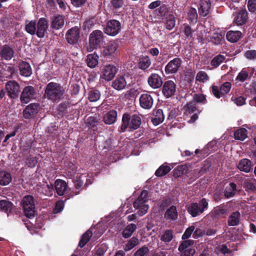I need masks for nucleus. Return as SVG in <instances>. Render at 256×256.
Listing matches in <instances>:
<instances>
[{"instance_id":"26","label":"nucleus","mask_w":256,"mask_h":256,"mask_svg":"<svg viewBox=\"0 0 256 256\" xmlns=\"http://www.w3.org/2000/svg\"><path fill=\"white\" fill-rule=\"evenodd\" d=\"M20 74L24 76H29L32 74V69L28 63L22 62L19 64Z\"/></svg>"},{"instance_id":"38","label":"nucleus","mask_w":256,"mask_h":256,"mask_svg":"<svg viewBox=\"0 0 256 256\" xmlns=\"http://www.w3.org/2000/svg\"><path fill=\"white\" fill-rule=\"evenodd\" d=\"M236 186L235 184L233 182L230 183L225 189L224 196L227 198L233 196L236 194Z\"/></svg>"},{"instance_id":"18","label":"nucleus","mask_w":256,"mask_h":256,"mask_svg":"<svg viewBox=\"0 0 256 256\" xmlns=\"http://www.w3.org/2000/svg\"><path fill=\"white\" fill-rule=\"evenodd\" d=\"M54 188L58 196H63L68 190V186L66 182L62 180L58 179L54 182Z\"/></svg>"},{"instance_id":"19","label":"nucleus","mask_w":256,"mask_h":256,"mask_svg":"<svg viewBox=\"0 0 256 256\" xmlns=\"http://www.w3.org/2000/svg\"><path fill=\"white\" fill-rule=\"evenodd\" d=\"M64 24V20L63 16L60 14H55L53 16L52 20V28L55 30L62 28Z\"/></svg>"},{"instance_id":"7","label":"nucleus","mask_w":256,"mask_h":256,"mask_svg":"<svg viewBox=\"0 0 256 256\" xmlns=\"http://www.w3.org/2000/svg\"><path fill=\"white\" fill-rule=\"evenodd\" d=\"M121 30V24L117 20H110L106 23L104 28V32L106 34L115 36L118 34Z\"/></svg>"},{"instance_id":"63","label":"nucleus","mask_w":256,"mask_h":256,"mask_svg":"<svg viewBox=\"0 0 256 256\" xmlns=\"http://www.w3.org/2000/svg\"><path fill=\"white\" fill-rule=\"evenodd\" d=\"M37 160L36 157H30L28 158L26 160V164L30 168L34 167L37 164Z\"/></svg>"},{"instance_id":"60","label":"nucleus","mask_w":256,"mask_h":256,"mask_svg":"<svg viewBox=\"0 0 256 256\" xmlns=\"http://www.w3.org/2000/svg\"><path fill=\"white\" fill-rule=\"evenodd\" d=\"M194 229L195 228L194 226H192L187 228L182 236V239L186 240L189 238L194 230Z\"/></svg>"},{"instance_id":"55","label":"nucleus","mask_w":256,"mask_h":256,"mask_svg":"<svg viewBox=\"0 0 256 256\" xmlns=\"http://www.w3.org/2000/svg\"><path fill=\"white\" fill-rule=\"evenodd\" d=\"M54 186L52 184H46L43 186V193L48 196H52L53 194Z\"/></svg>"},{"instance_id":"35","label":"nucleus","mask_w":256,"mask_h":256,"mask_svg":"<svg viewBox=\"0 0 256 256\" xmlns=\"http://www.w3.org/2000/svg\"><path fill=\"white\" fill-rule=\"evenodd\" d=\"M12 181L11 174L6 171H0V184L8 185Z\"/></svg>"},{"instance_id":"39","label":"nucleus","mask_w":256,"mask_h":256,"mask_svg":"<svg viewBox=\"0 0 256 256\" xmlns=\"http://www.w3.org/2000/svg\"><path fill=\"white\" fill-rule=\"evenodd\" d=\"M174 237L173 232L172 230H165L160 236L161 241L168 243L170 242Z\"/></svg>"},{"instance_id":"1","label":"nucleus","mask_w":256,"mask_h":256,"mask_svg":"<svg viewBox=\"0 0 256 256\" xmlns=\"http://www.w3.org/2000/svg\"><path fill=\"white\" fill-rule=\"evenodd\" d=\"M64 92V88L60 84L50 82L46 85L44 96L53 102H58L63 98Z\"/></svg>"},{"instance_id":"46","label":"nucleus","mask_w":256,"mask_h":256,"mask_svg":"<svg viewBox=\"0 0 256 256\" xmlns=\"http://www.w3.org/2000/svg\"><path fill=\"white\" fill-rule=\"evenodd\" d=\"M171 168L168 165H162L156 172L155 174L157 176H162L167 174Z\"/></svg>"},{"instance_id":"49","label":"nucleus","mask_w":256,"mask_h":256,"mask_svg":"<svg viewBox=\"0 0 256 256\" xmlns=\"http://www.w3.org/2000/svg\"><path fill=\"white\" fill-rule=\"evenodd\" d=\"M26 31L32 35L36 34V24L35 22L30 21L28 22L26 26Z\"/></svg>"},{"instance_id":"30","label":"nucleus","mask_w":256,"mask_h":256,"mask_svg":"<svg viewBox=\"0 0 256 256\" xmlns=\"http://www.w3.org/2000/svg\"><path fill=\"white\" fill-rule=\"evenodd\" d=\"M238 168L240 171L248 173L250 172L251 170V162L247 158L241 160L238 163Z\"/></svg>"},{"instance_id":"24","label":"nucleus","mask_w":256,"mask_h":256,"mask_svg":"<svg viewBox=\"0 0 256 256\" xmlns=\"http://www.w3.org/2000/svg\"><path fill=\"white\" fill-rule=\"evenodd\" d=\"M38 105L36 104H31L28 106L24 110L23 115L26 118H29L36 113Z\"/></svg>"},{"instance_id":"42","label":"nucleus","mask_w":256,"mask_h":256,"mask_svg":"<svg viewBox=\"0 0 256 256\" xmlns=\"http://www.w3.org/2000/svg\"><path fill=\"white\" fill-rule=\"evenodd\" d=\"M225 59L226 56L224 55H216L212 60L210 62V64L214 68H218L224 61Z\"/></svg>"},{"instance_id":"8","label":"nucleus","mask_w":256,"mask_h":256,"mask_svg":"<svg viewBox=\"0 0 256 256\" xmlns=\"http://www.w3.org/2000/svg\"><path fill=\"white\" fill-rule=\"evenodd\" d=\"M182 60L179 58H175L170 60L166 65L164 71L166 74H176L180 68Z\"/></svg>"},{"instance_id":"4","label":"nucleus","mask_w":256,"mask_h":256,"mask_svg":"<svg viewBox=\"0 0 256 256\" xmlns=\"http://www.w3.org/2000/svg\"><path fill=\"white\" fill-rule=\"evenodd\" d=\"M208 206L206 198H202L198 203L194 202L188 208V212L192 216L196 217L202 214Z\"/></svg>"},{"instance_id":"28","label":"nucleus","mask_w":256,"mask_h":256,"mask_svg":"<svg viewBox=\"0 0 256 256\" xmlns=\"http://www.w3.org/2000/svg\"><path fill=\"white\" fill-rule=\"evenodd\" d=\"M164 116L162 110L158 109L154 112L152 121L154 125L157 126L162 123L164 121Z\"/></svg>"},{"instance_id":"45","label":"nucleus","mask_w":256,"mask_h":256,"mask_svg":"<svg viewBox=\"0 0 256 256\" xmlns=\"http://www.w3.org/2000/svg\"><path fill=\"white\" fill-rule=\"evenodd\" d=\"M228 206H224L222 207H218L214 208L212 211V214L214 215V218H218L223 214L228 212Z\"/></svg>"},{"instance_id":"10","label":"nucleus","mask_w":256,"mask_h":256,"mask_svg":"<svg viewBox=\"0 0 256 256\" xmlns=\"http://www.w3.org/2000/svg\"><path fill=\"white\" fill-rule=\"evenodd\" d=\"M118 47V44L115 41H110L102 49V54L104 57H112Z\"/></svg>"},{"instance_id":"44","label":"nucleus","mask_w":256,"mask_h":256,"mask_svg":"<svg viewBox=\"0 0 256 256\" xmlns=\"http://www.w3.org/2000/svg\"><path fill=\"white\" fill-rule=\"evenodd\" d=\"M14 52L12 48L6 46L2 50V57L6 60H10L13 56Z\"/></svg>"},{"instance_id":"29","label":"nucleus","mask_w":256,"mask_h":256,"mask_svg":"<svg viewBox=\"0 0 256 256\" xmlns=\"http://www.w3.org/2000/svg\"><path fill=\"white\" fill-rule=\"evenodd\" d=\"M0 209L4 211L7 213L8 216L11 214H13V204L6 200H2L0 201Z\"/></svg>"},{"instance_id":"20","label":"nucleus","mask_w":256,"mask_h":256,"mask_svg":"<svg viewBox=\"0 0 256 256\" xmlns=\"http://www.w3.org/2000/svg\"><path fill=\"white\" fill-rule=\"evenodd\" d=\"M210 0H200V8H198L200 14L202 16H208L210 12Z\"/></svg>"},{"instance_id":"32","label":"nucleus","mask_w":256,"mask_h":256,"mask_svg":"<svg viewBox=\"0 0 256 256\" xmlns=\"http://www.w3.org/2000/svg\"><path fill=\"white\" fill-rule=\"evenodd\" d=\"M126 84V79L124 76H118L113 82L112 86L117 90L124 88Z\"/></svg>"},{"instance_id":"21","label":"nucleus","mask_w":256,"mask_h":256,"mask_svg":"<svg viewBox=\"0 0 256 256\" xmlns=\"http://www.w3.org/2000/svg\"><path fill=\"white\" fill-rule=\"evenodd\" d=\"M6 89L8 96L12 99L16 98V82L10 80L6 82Z\"/></svg>"},{"instance_id":"48","label":"nucleus","mask_w":256,"mask_h":256,"mask_svg":"<svg viewBox=\"0 0 256 256\" xmlns=\"http://www.w3.org/2000/svg\"><path fill=\"white\" fill-rule=\"evenodd\" d=\"M88 99L90 102H95L98 101L100 97V92L96 90H92L88 92Z\"/></svg>"},{"instance_id":"2","label":"nucleus","mask_w":256,"mask_h":256,"mask_svg":"<svg viewBox=\"0 0 256 256\" xmlns=\"http://www.w3.org/2000/svg\"><path fill=\"white\" fill-rule=\"evenodd\" d=\"M122 122L120 127L122 130L124 131L128 128L130 130H136L141 124V119L138 115L130 116L129 114H125L122 116Z\"/></svg>"},{"instance_id":"37","label":"nucleus","mask_w":256,"mask_h":256,"mask_svg":"<svg viewBox=\"0 0 256 256\" xmlns=\"http://www.w3.org/2000/svg\"><path fill=\"white\" fill-rule=\"evenodd\" d=\"M138 64V66L140 69L145 70L151 64V60L150 58L148 56H142L140 58Z\"/></svg>"},{"instance_id":"50","label":"nucleus","mask_w":256,"mask_h":256,"mask_svg":"<svg viewBox=\"0 0 256 256\" xmlns=\"http://www.w3.org/2000/svg\"><path fill=\"white\" fill-rule=\"evenodd\" d=\"M193 102L196 103L205 104L206 103V96L202 94H196L194 95Z\"/></svg>"},{"instance_id":"61","label":"nucleus","mask_w":256,"mask_h":256,"mask_svg":"<svg viewBox=\"0 0 256 256\" xmlns=\"http://www.w3.org/2000/svg\"><path fill=\"white\" fill-rule=\"evenodd\" d=\"M170 13L169 12L166 6H162L160 7L158 9V15L160 17H164V18L168 16V14H170Z\"/></svg>"},{"instance_id":"27","label":"nucleus","mask_w":256,"mask_h":256,"mask_svg":"<svg viewBox=\"0 0 256 256\" xmlns=\"http://www.w3.org/2000/svg\"><path fill=\"white\" fill-rule=\"evenodd\" d=\"M116 117L117 112L114 110H112L104 115L103 120L106 124H112L116 121Z\"/></svg>"},{"instance_id":"40","label":"nucleus","mask_w":256,"mask_h":256,"mask_svg":"<svg viewBox=\"0 0 256 256\" xmlns=\"http://www.w3.org/2000/svg\"><path fill=\"white\" fill-rule=\"evenodd\" d=\"M234 135L235 139L242 141L247 138L248 131L244 128H241L236 130Z\"/></svg>"},{"instance_id":"54","label":"nucleus","mask_w":256,"mask_h":256,"mask_svg":"<svg viewBox=\"0 0 256 256\" xmlns=\"http://www.w3.org/2000/svg\"><path fill=\"white\" fill-rule=\"evenodd\" d=\"M189 20L192 22H196L198 18L196 10L194 8H190L188 12Z\"/></svg>"},{"instance_id":"17","label":"nucleus","mask_w":256,"mask_h":256,"mask_svg":"<svg viewBox=\"0 0 256 256\" xmlns=\"http://www.w3.org/2000/svg\"><path fill=\"white\" fill-rule=\"evenodd\" d=\"M148 84L153 88H160L162 84L161 76L157 74H152L148 78Z\"/></svg>"},{"instance_id":"56","label":"nucleus","mask_w":256,"mask_h":256,"mask_svg":"<svg viewBox=\"0 0 256 256\" xmlns=\"http://www.w3.org/2000/svg\"><path fill=\"white\" fill-rule=\"evenodd\" d=\"M208 76L206 73L204 72L200 71L199 72L196 76V80L200 82H204L208 80Z\"/></svg>"},{"instance_id":"64","label":"nucleus","mask_w":256,"mask_h":256,"mask_svg":"<svg viewBox=\"0 0 256 256\" xmlns=\"http://www.w3.org/2000/svg\"><path fill=\"white\" fill-rule=\"evenodd\" d=\"M180 251L181 252V256H192L195 253V250L192 248Z\"/></svg>"},{"instance_id":"22","label":"nucleus","mask_w":256,"mask_h":256,"mask_svg":"<svg viewBox=\"0 0 256 256\" xmlns=\"http://www.w3.org/2000/svg\"><path fill=\"white\" fill-rule=\"evenodd\" d=\"M247 12L245 10H241L238 12L235 13L234 22L237 25H242L246 23L247 20Z\"/></svg>"},{"instance_id":"52","label":"nucleus","mask_w":256,"mask_h":256,"mask_svg":"<svg viewBox=\"0 0 256 256\" xmlns=\"http://www.w3.org/2000/svg\"><path fill=\"white\" fill-rule=\"evenodd\" d=\"M86 176L84 174L81 175L80 177L76 178L74 180V186L76 190H80L84 184V179L86 178Z\"/></svg>"},{"instance_id":"6","label":"nucleus","mask_w":256,"mask_h":256,"mask_svg":"<svg viewBox=\"0 0 256 256\" xmlns=\"http://www.w3.org/2000/svg\"><path fill=\"white\" fill-rule=\"evenodd\" d=\"M103 40V33L102 31H94L90 36L89 45L86 49L88 52L92 51Z\"/></svg>"},{"instance_id":"58","label":"nucleus","mask_w":256,"mask_h":256,"mask_svg":"<svg viewBox=\"0 0 256 256\" xmlns=\"http://www.w3.org/2000/svg\"><path fill=\"white\" fill-rule=\"evenodd\" d=\"M148 252V248L146 246H142L136 251L134 256H146Z\"/></svg>"},{"instance_id":"43","label":"nucleus","mask_w":256,"mask_h":256,"mask_svg":"<svg viewBox=\"0 0 256 256\" xmlns=\"http://www.w3.org/2000/svg\"><path fill=\"white\" fill-rule=\"evenodd\" d=\"M164 19L166 20V28L168 30H172L176 24V20L174 16L172 14H168Z\"/></svg>"},{"instance_id":"62","label":"nucleus","mask_w":256,"mask_h":256,"mask_svg":"<svg viewBox=\"0 0 256 256\" xmlns=\"http://www.w3.org/2000/svg\"><path fill=\"white\" fill-rule=\"evenodd\" d=\"M246 58L250 60H254L256 59V50H248L244 53Z\"/></svg>"},{"instance_id":"16","label":"nucleus","mask_w":256,"mask_h":256,"mask_svg":"<svg viewBox=\"0 0 256 256\" xmlns=\"http://www.w3.org/2000/svg\"><path fill=\"white\" fill-rule=\"evenodd\" d=\"M139 100L140 106L144 109H150L153 105V99L152 96L147 93L141 94Z\"/></svg>"},{"instance_id":"9","label":"nucleus","mask_w":256,"mask_h":256,"mask_svg":"<svg viewBox=\"0 0 256 256\" xmlns=\"http://www.w3.org/2000/svg\"><path fill=\"white\" fill-rule=\"evenodd\" d=\"M232 87L231 83L225 82L221 85L220 88L216 86L212 87V90L214 95L216 98H220L225 94H228L230 90Z\"/></svg>"},{"instance_id":"33","label":"nucleus","mask_w":256,"mask_h":256,"mask_svg":"<svg viewBox=\"0 0 256 256\" xmlns=\"http://www.w3.org/2000/svg\"><path fill=\"white\" fill-rule=\"evenodd\" d=\"M98 56L95 54H88L86 59L88 66L90 68L96 67L98 64Z\"/></svg>"},{"instance_id":"47","label":"nucleus","mask_w":256,"mask_h":256,"mask_svg":"<svg viewBox=\"0 0 256 256\" xmlns=\"http://www.w3.org/2000/svg\"><path fill=\"white\" fill-rule=\"evenodd\" d=\"M92 232L90 230H87L82 236L81 240L79 242L78 246L80 248L84 247L92 236Z\"/></svg>"},{"instance_id":"51","label":"nucleus","mask_w":256,"mask_h":256,"mask_svg":"<svg viewBox=\"0 0 256 256\" xmlns=\"http://www.w3.org/2000/svg\"><path fill=\"white\" fill-rule=\"evenodd\" d=\"M138 244V238L133 237L130 238L125 246L124 250L128 251L132 249Z\"/></svg>"},{"instance_id":"11","label":"nucleus","mask_w":256,"mask_h":256,"mask_svg":"<svg viewBox=\"0 0 256 256\" xmlns=\"http://www.w3.org/2000/svg\"><path fill=\"white\" fill-rule=\"evenodd\" d=\"M36 92L32 86H28L24 88L22 93L20 100L22 103L27 104L34 98Z\"/></svg>"},{"instance_id":"14","label":"nucleus","mask_w":256,"mask_h":256,"mask_svg":"<svg viewBox=\"0 0 256 256\" xmlns=\"http://www.w3.org/2000/svg\"><path fill=\"white\" fill-rule=\"evenodd\" d=\"M68 42L70 44H76L80 38V29L74 26L69 30L66 34Z\"/></svg>"},{"instance_id":"53","label":"nucleus","mask_w":256,"mask_h":256,"mask_svg":"<svg viewBox=\"0 0 256 256\" xmlns=\"http://www.w3.org/2000/svg\"><path fill=\"white\" fill-rule=\"evenodd\" d=\"M248 77V72L246 69L243 68L238 74L236 80L240 82L246 80Z\"/></svg>"},{"instance_id":"36","label":"nucleus","mask_w":256,"mask_h":256,"mask_svg":"<svg viewBox=\"0 0 256 256\" xmlns=\"http://www.w3.org/2000/svg\"><path fill=\"white\" fill-rule=\"evenodd\" d=\"M188 166L187 165L178 166L174 170V176L177 178L180 177L186 174L188 172Z\"/></svg>"},{"instance_id":"59","label":"nucleus","mask_w":256,"mask_h":256,"mask_svg":"<svg viewBox=\"0 0 256 256\" xmlns=\"http://www.w3.org/2000/svg\"><path fill=\"white\" fill-rule=\"evenodd\" d=\"M186 111L189 113L194 112L196 110V104L192 100L185 106Z\"/></svg>"},{"instance_id":"5","label":"nucleus","mask_w":256,"mask_h":256,"mask_svg":"<svg viewBox=\"0 0 256 256\" xmlns=\"http://www.w3.org/2000/svg\"><path fill=\"white\" fill-rule=\"evenodd\" d=\"M22 204L26 217L30 218L34 216L35 213V204L33 197L30 195L26 196L22 200Z\"/></svg>"},{"instance_id":"34","label":"nucleus","mask_w":256,"mask_h":256,"mask_svg":"<svg viewBox=\"0 0 256 256\" xmlns=\"http://www.w3.org/2000/svg\"><path fill=\"white\" fill-rule=\"evenodd\" d=\"M240 214L238 212H232L228 220V224L230 226H236L239 224Z\"/></svg>"},{"instance_id":"23","label":"nucleus","mask_w":256,"mask_h":256,"mask_svg":"<svg viewBox=\"0 0 256 256\" xmlns=\"http://www.w3.org/2000/svg\"><path fill=\"white\" fill-rule=\"evenodd\" d=\"M178 214L176 208L172 206L164 213V218L169 221L176 220L178 218Z\"/></svg>"},{"instance_id":"25","label":"nucleus","mask_w":256,"mask_h":256,"mask_svg":"<svg viewBox=\"0 0 256 256\" xmlns=\"http://www.w3.org/2000/svg\"><path fill=\"white\" fill-rule=\"evenodd\" d=\"M100 122L99 116L95 114L94 116H90L84 120V123L89 128H94L97 126Z\"/></svg>"},{"instance_id":"15","label":"nucleus","mask_w":256,"mask_h":256,"mask_svg":"<svg viewBox=\"0 0 256 256\" xmlns=\"http://www.w3.org/2000/svg\"><path fill=\"white\" fill-rule=\"evenodd\" d=\"M48 28V22L46 18H42L38 20L36 24V34L38 37L42 38Z\"/></svg>"},{"instance_id":"57","label":"nucleus","mask_w":256,"mask_h":256,"mask_svg":"<svg viewBox=\"0 0 256 256\" xmlns=\"http://www.w3.org/2000/svg\"><path fill=\"white\" fill-rule=\"evenodd\" d=\"M194 244V241L192 240H184L178 247L179 250H185L188 248H190V246Z\"/></svg>"},{"instance_id":"12","label":"nucleus","mask_w":256,"mask_h":256,"mask_svg":"<svg viewBox=\"0 0 256 256\" xmlns=\"http://www.w3.org/2000/svg\"><path fill=\"white\" fill-rule=\"evenodd\" d=\"M102 72V78L106 81H109L114 78L116 72V68L112 64H106L104 66Z\"/></svg>"},{"instance_id":"41","label":"nucleus","mask_w":256,"mask_h":256,"mask_svg":"<svg viewBox=\"0 0 256 256\" xmlns=\"http://www.w3.org/2000/svg\"><path fill=\"white\" fill-rule=\"evenodd\" d=\"M136 228V226L134 224H130L126 226L122 232V236L124 238L130 237L134 232Z\"/></svg>"},{"instance_id":"31","label":"nucleus","mask_w":256,"mask_h":256,"mask_svg":"<svg viewBox=\"0 0 256 256\" xmlns=\"http://www.w3.org/2000/svg\"><path fill=\"white\" fill-rule=\"evenodd\" d=\"M242 32L240 31H228L226 35V39L230 42H236L240 38Z\"/></svg>"},{"instance_id":"13","label":"nucleus","mask_w":256,"mask_h":256,"mask_svg":"<svg viewBox=\"0 0 256 256\" xmlns=\"http://www.w3.org/2000/svg\"><path fill=\"white\" fill-rule=\"evenodd\" d=\"M176 91V84L171 80L166 82L162 86V92L166 98H168L174 94Z\"/></svg>"},{"instance_id":"3","label":"nucleus","mask_w":256,"mask_h":256,"mask_svg":"<svg viewBox=\"0 0 256 256\" xmlns=\"http://www.w3.org/2000/svg\"><path fill=\"white\" fill-rule=\"evenodd\" d=\"M148 194L146 190L142 191L140 196L134 202V206L138 210V213L140 216L145 214L149 208L148 205L146 204L148 200Z\"/></svg>"}]
</instances>
